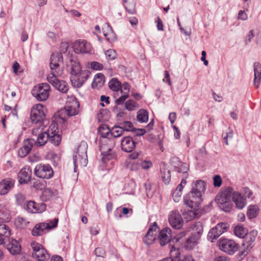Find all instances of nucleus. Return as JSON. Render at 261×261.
Segmentation results:
<instances>
[{
  "instance_id": "1",
  "label": "nucleus",
  "mask_w": 261,
  "mask_h": 261,
  "mask_svg": "<svg viewBox=\"0 0 261 261\" xmlns=\"http://www.w3.org/2000/svg\"><path fill=\"white\" fill-rule=\"evenodd\" d=\"M88 145L86 142L83 141L81 143L77 148L76 154L73 155V160L74 163V170H75L79 164L81 166H86L88 163L87 150Z\"/></svg>"
},
{
  "instance_id": "2",
  "label": "nucleus",
  "mask_w": 261,
  "mask_h": 261,
  "mask_svg": "<svg viewBox=\"0 0 261 261\" xmlns=\"http://www.w3.org/2000/svg\"><path fill=\"white\" fill-rule=\"evenodd\" d=\"M185 236V232L184 231L180 232L178 234L174 237L172 240L171 238L172 231L171 229L169 227H166L163 229L159 233L158 238L160 242V244L161 246H165L168 243H169V246H173L171 245V241L172 242H178L181 239L182 237Z\"/></svg>"
},
{
  "instance_id": "3",
  "label": "nucleus",
  "mask_w": 261,
  "mask_h": 261,
  "mask_svg": "<svg viewBox=\"0 0 261 261\" xmlns=\"http://www.w3.org/2000/svg\"><path fill=\"white\" fill-rule=\"evenodd\" d=\"M63 58L61 53H53L50 59V68L51 73L48 75L61 76L63 73V68L61 64H63Z\"/></svg>"
},
{
  "instance_id": "4",
  "label": "nucleus",
  "mask_w": 261,
  "mask_h": 261,
  "mask_svg": "<svg viewBox=\"0 0 261 261\" xmlns=\"http://www.w3.org/2000/svg\"><path fill=\"white\" fill-rule=\"evenodd\" d=\"M257 235L256 230H252L249 233H247L244 237L242 242V247L243 248L239 253V256L243 258L246 256L254 246V242L255 240Z\"/></svg>"
},
{
  "instance_id": "5",
  "label": "nucleus",
  "mask_w": 261,
  "mask_h": 261,
  "mask_svg": "<svg viewBox=\"0 0 261 261\" xmlns=\"http://www.w3.org/2000/svg\"><path fill=\"white\" fill-rule=\"evenodd\" d=\"M58 219L55 218L50 220L49 223H39L37 224L32 230L33 236H39L46 233L48 230L53 229L57 227Z\"/></svg>"
},
{
  "instance_id": "6",
  "label": "nucleus",
  "mask_w": 261,
  "mask_h": 261,
  "mask_svg": "<svg viewBox=\"0 0 261 261\" xmlns=\"http://www.w3.org/2000/svg\"><path fill=\"white\" fill-rule=\"evenodd\" d=\"M31 246L33 250L32 256L37 261H45L49 258V254L41 244L33 241L31 243Z\"/></svg>"
},
{
  "instance_id": "7",
  "label": "nucleus",
  "mask_w": 261,
  "mask_h": 261,
  "mask_svg": "<svg viewBox=\"0 0 261 261\" xmlns=\"http://www.w3.org/2000/svg\"><path fill=\"white\" fill-rule=\"evenodd\" d=\"M50 86L47 83H42L34 87L32 94L38 101H45L49 96Z\"/></svg>"
},
{
  "instance_id": "8",
  "label": "nucleus",
  "mask_w": 261,
  "mask_h": 261,
  "mask_svg": "<svg viewBox=\"0 0 261 261\" xmlns=\"http://www.w3.org/2000/svg\"><path fill=\"white\" fill-rule=\"evenodd\" d=\"M46 109L42 104L34 105L31 111V119L35 123H41L45 119Z\"/></svg>"
},
{
  "instance_id": "9",
  "label": "nucleus",
  "mask_w": 261,
  "mask_h": 261,
  "mask_svg": "<svg viewBox=\"0 0 261 261\" xmlns=\"http://www.w3.org/2000/svg\"><path fill=\"white\" fill-rule=\"evenodd\" d=\"M34 174L38 177L49 179L53 176L54 171L49 165L39 164L36 166Z\"/></svg>"
},
{
  "instance_id": "10",
  "label": "nucleus",
  "mask_w": 261,
  "mask_h": 261,
  "mask_svg": "<svg viewBox=\"0 0 261 261\" xmlns=\"http://www.w3.org/2000/svg\"><path fill=\"white\" fill-rule=\"evenodd\" d=\"M184 200L185 204L189 207L194 210L198 209L202 201L201 195L191 191L185 196Z\"/></svg>"
},
{
  "instance_id": "11",
  "label": "nucleus",
  "mask_w": 261,
  "mask_h": 261,
  "mask_svg": "<svg viewBox=\"0 0 261 261\" xmlns=\"http://www.w3.org/2000/svg\"><path fill=\"white\" fill-rule=\"evenodd\" d=\"M219 246L222 251L229 255H233L239 248V246L235 241L226 239H221Z\"/></svg>"
},
{
  "instance_id": "12",
  "label": "nucleus",
  "mask_w": 261,
  "mask_h": 261,
  "mask_svg": "<svg viewBox=\"0 0 261 261\" xmlns=\"http://www.w3.org/2000/svg\"><path fill=\"white\" fill-rule=\"evenodd\" d=\"M72 47L76 54H91L92 53L91 44L86 40H76L74 42Z\"/></svg>"
},
{
  "instance_id": "13",
  "label": "nucleus",
  "mask_w": 261,
  "mask_h": 261,
  "mask_svg": "<svg viewBox=\"0 0 261 261\" xmlns=\"http://www.w3.org/2000/svg\"><path fill=\"white\" fill-rule=\"evenodd\" d=\"M80 103L74 96L68 97L66 105V112L69 116H72L77 114Z\"/></svg>"
},
{
  "instance_id": "14",
  "label": "nucleus",
  "mask_w": 261,
  "mask_h": 261,
  "mask_svg": "<svg viewBox=\"0 0 261 261\" xmlns=\"http://www.w3.org/2000/svg\"><path fill=\"white\" fill-rule=\"evenodd\" d=\"M59 76L48 75L47 81L54 87L62 93H66L68 90V86L67 83L64 81H60L58 79Z\"/></svg>"
},
{
  "instance_id": "15",
  "label": "nucleus",
  "mask_w": 261,
  "mask_h": 261,
  "mask_svg": "<svg viewBox=\"0 0 261 261\" xmlns=\"http://www.w3.org/2000/svg\"><path fill=\"white\" fill-rule=\"evenodd\" d=\"M228 228V225L227 223H220L210 230L207 237L213 242L214 240H216L220 235L226 231Z\"/></svg>"
},
{
  "instance_id": "16",
  "label": "nucleus",
  "mask_w": 261,
  "mask_h": 261,
  "mask_svg": "<svg viewBox=\"0 0 261 261\" xmlns=\"http://www.w3.org/2000/svg\"><path fill=\"white\" fill-rule=\"evenodd\" d=\"M169 222L172 227L175 229H179L183 223L182 217L179 213L176 211H172L169 215Z\"/></svg>"
},
{
  "instance_id": "17",
  "label": "nucleus",
  "mask_w": 261,
  "mask_h": 261,
  "mask_svg": "<svg viewBox=\"0 0 261 261\" xmlns=\"http://www.w3.org/2000/svg\"><path fill=\"white\" fill-rule=\"evenodd\" d=\"M159 227L157 223L154 222L153 225L151 226L146 234L143 238L144 243L146 245L151 244L156 238V233L159 231Z\"/></svg>"
},
{
  "instance_id": "18",
  "label": "nucleus",
  "mask_w": 261,
  "mask_h": 261,
  "mask_svg": "<svg viewBox=\"0 0 261 261\" xmlns=\"http://www.w3.org/2000/svg\"><path fill=\"white\" fill-rule=\"evenodd\" d=\"M46 205L44 203H36L34 201H29L26 205L27 211L32 213H41L45 211Z\"/></svg>"
},
{
  "instance_id": "19",
  "label": "nucleus",
  "mask_w": 261,
  "mask_h": 261,
  "mask_svg": "<svg viewBox=\"0 0 261 261\" xmlns=\"http://www.w3.org/2000/svg\"><path fill=\"white\" fill-rule=\"evenodd\" d=\"M15 184V180L5 178L0 182V195H5L12 189Z\"/></svg>"
},
{
  "instance_id": "20",
  "label": "nucleus",
  "mask_w": 261,
  "mask_h": 261,
  "mask_svg": "<svg viewBox=\"0 0 261 261\" xmlns=\"http://www.w3.org/2000/svg\"><path fill=\"white\" fill-rule=\"evenodd\" d=\"M136 143L130 137H125L121 141V147L123 151L126 152H132L136 146Z\"/></svg>"
},
{
  "instance_id": "21",
  "label": "nucleus",
  "mask_w": 261,
  "mask_h": 261,
  "mask_svg": "<svg viewBox=\"0 0 261 261\" xmlns=\"http://www.w3.org/2000/svg\"><path fill=\"white\" fill-rule=\"evenodd\" d=\"M34 143L35 141L32 139L24 140L23 146L18 151V156L20 158L27 156L31 151Z\"/></svg>"
},
{
  "instance_id": "22",
  "label": "nucleus",
  "mask_w": 261,
  "mask_h": 261,
  "mask_svg": "<svg viewBox=\"0 0 261 261\" xmlns=\"http://www.w3.org/2000/svg\"><path fill=\"white\" fill-rule=\"evenodd\" d=\"M5 244L7 249L12 254H17L21 251V246L17 241L14 239H7Z\"/></svg>"
},
{
  "instance_id": "23",
  "label": "nucleus",
  "mask_w": 261,
  "mask_h": 261,
  "mask_svg": "<svg viewBox=\"0 0 261 261\" xmlns=\"http://www.w3.org/2000/svg\"><path fill=\"white\" fill-rule=\"evenodd\" d=\"M32 171L29 167H25L18 173L19 181L21 184L28 183L31 179Z\"/></svg>"
},
{
  "instance_id": "24",
  "label": "nucleus",
  "mask_w": 261,
  "mask_h": 261,
  "mask_svg": "<svg viewBox=\"0 0 261 261\" xmlns=\"http://www.w3.org/2000/svg\"><path fill=\"white\" fill-rule=\"evenodd\" d=\"M233 189L231 187H227L222 190L216 197L217 202H219L220 200L224 201H231V197H232Z\"/></svg>"
},
{
  "instance_id": "25",
  "label": "nucleus",
  "mask_w": 261,
  "mask_h": 261,
  "mask_svg": "<svg viewBox=\"0 0 261 261\" xmlns=\"http://www.w3.org/2000/svg\"><path fill=\"white\" fill-rule=\"evenodd\" d=\"M232 201L238 209H243L246 205V199L243 197L241 193L238 192H233Z\"/></svg>"
},
{
  "instance_id": "26",
  "label": "nucleus",
  "mask_w": 261,
  "mask_h": 261,
  "mask_svg": "<svg viewBox=\"0 0 261 261\" xmlns=\"http://www.w3.org/2000/svg\"><path fill=\"white\" fill-rule=\"evenodd\" d=\"M261 81V65L258 62L254 63V85L258 88Z\"/></svg>"
},
{
  "instance_id": "27",
  "label": "nucleus",
  "mask_w": 261,
  "mask_h": 261,
  "mask_svg": "<svg viewBox=\"0 0 261 261\" xmlns=\"http://www.w3.org/2000/svg\"><path fill=\"white\" fill-rule=\"evenodd\" d=\"M114 146V141L112 140L106 139L105 140L102 141V143L100 146V150L101 154H103L107 152L112 151Z\"/></svg>"
},
{
  "instance_id": "28",
  "label": "nucleus",
  "mask_w": 261,
  "mask_h": 261,
  "mask_svg": "<svg viewBox=\"0 0 261 261\" xmlns=\"http://www.w3.org/2000/svg\"><path fill=\"white\" fill-rule=\"evenodd\" d=\"M105 82V76L103 74L99 73L96 74L91 84L93 89H99L104 85Z\"/></svg>"
},
{
  "instance_id": "29",
  "label": "nucleus",
  "mask_w": 261,
  "mask_h": 261,
  "mask_svg": "<svg viewBox=\"0 0 261 261\" xmlns=\"http://www.w3.org/2000/svg\"><path fill=\"white\" fill-rule=\"evenodd\" d=\"M102 30L103 35L109 42L113 41L115 39V35L109 23H106Z\"/></svg>"
},
{
  "instance_id": "30",
  "label": "nucleus",
  "mask_w": 261,
  "mask_h": 261,
  "mask_svg": "<svg viewBox=\"0 0 261 261\" xmlns=\"http://www.w3.org/2000/svg\"><path fill=\"white\" fill-rule=\"evenodd\" d=\"M191 228L193 230L192 236L200 238L203 232V226L200 222H197L191 225Z\"/></svg>"
},
{
  "instance_id": "31",
  "label": "nucleus",
  "mask_w": 261,
  "mask_h": 261,
  "mask_svg": "<svg viewBox=\"0 0 261 261\" xmlns=\"http://www.w3.org/2000/svg\"><path fill=\"white\" fill-rule=\"evenodd\" d=\"M205 190V183L203 180H199L196 181L195 186L193 187L192 191L195 192L197 194L202 195V193Z\"/></svg>"
},
{
  "instance_id": "32",
  "label": "nucleus",
  "mask_w": 261,
  "mask_h": 261,
  "mask_svg": "<svg viewBox=\"0 0 261 261\" xmlns=\"http://www.w3.org/2000/svg\"><path fill=\"white\" fill-rule=\"evenodd\" d=\"M71 74L72 76H77L83 71L79 62L71 60Z\"/></svg>"
},
{
  "instance_id": "33",
  "label": "nucleus",
  "mask_w": 261,
  "mask_h": 261,
  "mask_svg": "<svg viewBox=\"0 0 261 261\" xmlns=\"http://www.w3.org/2000/svg\"><path fill=\"white\" fill-rule=\"evenodd\" d=\"M199 238L191 236L186 241L185 243V247L187 250H191L193 249L197 244L198 240Z\"/></svg>"
},
{
  "instance_id": "34",
  "label": "nucleus",
  "mask_w": 261,
  "mask_h": 261,
  "mask_svg": "<svg viewBox=\"0 0 261 261\" xmlns=\"http://www.w3.org/2000/svg\"><path fill=\"white\" fill-rule=\"evenodd\" d=\"M217 202L220 208L225 212H229L232 207L231 201H223V200H219V202Z\"/></svg>"
},
{
  "instance_id": "35",
  "label": "nucleus",
  "mask_w": 261,
  "mask_h": 261,
  "mask_svg": "<svg viewBox=\"0 0 261 261\" xmlns=\"http://www.w3.org/2000/svg\"><path fill=\"white\" fill-rule=\"evenodd\" d=\"M109 87L111 90L117 92L121 88V83L117 78H112L109 82Z\"/></svg>"
},
{
  "instance_id": "36",
  "label": "nucleus",
  "mask_w": 261,
  "mask_h": 261,
  "mask_svg": "<svg viewBox=\"0 0 261 261\" xmlns=\"http://www.w3.org/2000/svg\"><path fill=\"white\" fill-rule=\"evenodd\" d=\"M137 120L141 123L147 122L148 120V113L144 109H141L137 112Z\"/></svg>"
},
{
  "instance_id": "37",
  "label": "nucleus",
  "mask_w": 261,
  "mask_h": 261,
  "mask_svg": "<svg viewBox=\"0 0 261 261\" xmlns=\"http://www.w3.org/2000/svg\"><path fill=\"white\" fill-rule=\"evenodd\" d=\"M197 209L193 210H188L187 211H185L182 215L184 216V218L187 221H191L193 219L195 218H198L199 217L198 214L196 212Z\"/></svg>"
},
{
  "instance_id": "38",
  "label": "nucleus",
  "mask_w": 261,
  "mask_h": 261,
  "mask_svg": "<svg viewBox=\"0 0 261 261\" xmlns=\"http://www.w3.org/2000/svg\"><path fill=\"white\" fill-rule=\"evenodd\" d=\"M49 138V135L46 131H44L43 133H41L38 135L37 138V145L39 146L44 145L47 141H48Z\"/></svg>"
},
{
  "instance_id": "39",
  "label": "nucleus",
  "mask_w": 261,
  "mask_h": 261,
  "mask_svg": "<svg viewBox=\"0 0 261 261\" xmlns=\"http://www.w3.org/2000/svg\"><path fill=\"white\" fill-rule=\"evenodd\" d=\"M55 196L54 192L50 189H45L42 192L41 199L43 201H47L50 200Z\"/></svg>"
},
{
  "instance_id": "40",
  "label": "nucleus",
  "mask_w": 261,
  "mask_h": 261,
  "mask_svg": "<svg viewBox=\"0 0 261 261\" xmlns=\"http://www.w3.org/2000/svg\"><path fill=\"white\" fill-rule=\"evenodd\" d=\"M235 235L239 238H244L247 233V230L242 225H237L234 229Z\"/></svg>"
},
{
  "instance_id": "41",
  "label": "nucleus",
  "mask_w": 261,
  "mask_h": 261,
  "mask_svg": "<svg viewBox=\"0 0 261 261\" xmlns=\"http://www.w3.org/2000/svg\"><path fill=\"white\" fill-rule=\"evenodd\" d=\"M124 3V7L127 12L131 14L136 13V3L134 2L133 0H128L127 2Z\"/></svg>"
},
{
  "instance_id": "42",
  "label": "nucleus",
  "mask_w": 261,
  "mask_h": 261,
  "mask_svg": "<svg viewBox=\"0 0 261 261\" xmlns=\"http://www.w3.org/2000/svg\"><path fill=\"white\" fill-rule=\"evenodd\" d=\"M161 174L163 181L165 184H169L171 179V174L170 170L166 169H161Z\"/></svg>"
},
{
  "instance_id": "43",
  "label": "nucleus",
  "mask_w": 261,
  "mask_h": 261,
  "mask_svg": "<svg viewBox=\"0 0 261 261\" xmlns=\"http://www.w3.org/2000/svg\"><path fill=\"white\" fill-rule=\"evenodd\" d=\"M10 234L11 231L9 228L5 224L0 223V235L8 239Z\"/></svg>"
},
{
  "instance_id": "44",
  "label": "nucleus",
  "mask_w": 261,
  "mask_h": 261,
  "mask_svg": "<svg viewBox=\"0 0 261 261\" xmlns=\"http://www.w3.org/2000/svg\"><path fill=\"white\" fill-rule=\"evenodd\" d=\"M48 134L49 135V138L48 140L56 146L59 145L61 141V136L58 134H54L51 135L48 133Z\"/></svg>"
},
{
  "instance_id": "45",
  "label": "nucleus",
  "mask_w": 261,
  "mask_h": 261,
  "mask_svg": "<svg viewBox=\"0 0 261 261\" xmlns=\"http://www.w3.org/2000/svg\"><path fill=\"white\" fill-rule=\"evenodd\" d=\"M189 170V166L188 165L183 163L182 164H180V166H178L177 168H176L175 171L179 173H182L184 174V177L185 178H187L188 175V171Z\"/></svg>"
},
{
  "instance_id": "46",
  "label": "nucleus",
  "mask_w": 261,
  "mask_h": 261,
  "mask_svg": "<svg viewBox=\"0 0 261 261\" xmlns=\"http://www.w3.org/2000/svg\"><path fill=\"white\" fill-rule=\"evenodd\" d=\"M124 130L121 126H115L111 130V135L114 138H117L122 135Z\"/></svg>"
},
{
  "instance_id": "47",
  "label": "nucleus",
  "mask_w": 261,
  "mask_h": 261,
  "mask_svg": "<svg viewBox=\"0 0 261 261\" xmlns=\"http://www.w3.org/2000/svg\"><path fill=\"white\" fill-rule=\"evenodd\" d=\"M70 80L72 86L75 88H80L84 84L83 81L81 80L80 77V75L77 76H72L70 78Z\"/></svg>"
},
{
  "instance_id": "48",
  "label": "nucleus",
  "mask_w": 261,
  "mask_h": 261,
  "mask_svg": "<svg viewBox=\"0 0 261 261\" xmlns=\"http://www.w3.org/2000/svg\"><path fill=\"white\" fill-rule=\"evenodd\" d=\"M258 212L257 208L255 205H250L247 212V217L249 219H252L256 217Z\"/></svg>"
},
{
  "instance_id": "49",
  "label": "nucleus",
  "mask_w": 261,
  "mask_h": 261,
  "mask_svg": "<svg viewBox=\"0 0 261 261\" xmlns=\"http://www.w3.org/2000/svg\"><path fill=\"white\" fill-rule=\"evenodd\" d=\"M98 132L101 137L103 138V140H105L106 139H108L107 138L108 136H109L110 134H111V130H110L109 128L106 125L101 126L99 128Z\"/></svg>"
},
{
  "instance_id": "50",
  "label": "nucleus",
  "mask_w": 261,
  "mask_h": 261,
  "mask_svg": "<svg viewBox=\"0 0 261 261\" xmlns=\"http://www.w3.org/2000/svg\"><path fill=\"white\" fill-rule=\"evenodd\" d=\"M187 183L186 178L185 177L182 179L180 184L177 186L176 189L173 192L174 197L175 196V194H178V196L181 195V192L184 186Z\"/></svg>"
},
{
  "instance_id": "51",
  "label": "nucleus",
  "mask_w": 261,
  "mask_h": 261,
  "mask_svg": "<svg viewBox=\"0 0 261 261\" xmlns=\"http://www.w3.org/2000/svg\"><path fill=\"white\" fill-rule=\"evenodd\" d=\"M123 129L127 132H134L135 128H134L133 125L130 121H124L120 124Z\"/></svg>"
},
{
  "instance_id": "52",
  "label": "nucleus",
  "mask_w": 261,
  "mask_h": 261,
  "mask_svg": "<svg viewBox=\"0 0 261 261\" xmlns=\"http://www.w3.org/2000/svg\"><path fill=\"white\" fill-rule=\"evenodd\" d=\"M102 156V161L104 163H106L107 161L112 160V159L114 158L115 156V151L114 150H112V151H110L108 152H107L106 153H104L103 154H101Z\"/></svg>"
},
{
  "instance_id": "53",
  "label": "nucleus",
  "mask_w": 261,
  "mask_h": 261,
  "mask_svg": "<svg viewBox=\"0 0 261 261\" xmlns=\"http://www.w3.org/2000/svg\"><path fill=\"white\" fill-rule=\"evenodd\" d=\"M137 107V103L133 100H128L125 102V109L128 111H133L135 108Z\"/></svg>"
},
{
  "instance_id": "54",
  "label": "nucleus",
  "mask_w": 261,
  "mask_h": 261,
  "mask_svg": "<svg viewBox=\"0 0 261 261\" xmlns=\"http://www.w3.org/2000/svg\"><path fill=\"white\" fill-rule=\"evenodd\" d=\"M106 58L108 60H113L116 58L117 54L114 49H110L105 53Z\"/></svg>"
},
{
  "instance_id": "55",
  "label": "nucleus",
  "mask_w": 261,
  "mask_h": 261,
  "mask_svg": "<svg viewBox=\"0 0 261 261\" xmlns=\"http://www.w3.org/2000/svg\"><path fill=\"white\" fill-rule=\"evenodd\" d=\"M233 135V132L232 129H230L229 128V131L228 132L226 133H223L222 134V137L224 140V142H225V144L228 145V138H232Z\"/></svg>"
},
{
  "instance_id": "56",
  "label": "nucleus",
  "mask_w": 261,
  "mask_h": 261,
  "mask_svg": "<svg viewBox=\"0 0 261 261\" xmlns=\"http://www.w3.org/2000/svg\"><path fill=\"white\" fill-rule=\"evenodd\" d=\"M170 163L171 166L175 170L176 168H177L178 166H180V164H182L183 163L180 161L178 158L173 157L171 159Z\"/></svg>"
},
{
  "instance_id": "57",
  "label": "nucleus",
  "mask_w": 261,
  "mask_h": 261,
  "mask_svg": "<svg viewBox=\"0 0 261 261\" xmlns=\"http://www.w3.org/2000/svg\"><path fill=\"white\" fill-rule=\"evenodd\" d=\"M95 254L96 256L104 258L106 255V252L102 248L97 247L95 249Z\"/></svg>"
},
{
  "instance_id": "58",
  "label": "nucleus",
  "mask_w": 261,
  "mask_h": 261,
  "mask_svg": "<svg viewBox=\"0 0 261 261\" xmlns=\"http://www.w3.org/2000/svg\"><path fill=\"white\" fill-rule=\"evenodd\" d=\"M140 164L141 167L145 170H147L152 166V162L149 160L142 161Z\"/></svg>"
},
{
  "instance_id": "59",
  "label": "nucleus",
  "mask_w": 261,
  "mask_h": 261,
  "mask_svg": "<svg viewBox=\"0 0 261 261\" xmlns=\"http://www.w3.org/2000/svg\"><path fill=\"white\" fill-rule=\"evenodd\" d=\"M44 127L43 125H41V123H39L38 126H36V127H34L32 130V134L33 135L37 136L40 134L42 133V132L43 130Z\"/></svg>"
},
{
  "instance_id": "60",
  "label": "nucleus",
  "mask_w": 261,
  "mask_h": 261,
  "mask_svg": "<svg viewBox=\"0 0 261 261\" xmlns=\"http://www.w3.org/2000/svg\"><path fill=\"white\" fill-rule=\"evenodd\" d=\"M214 186L215 187H220L222 182L221 177L219 175H215L213 177Z\"/></svg>"
},
{
  "instance_id": "61",
  "label": "nucleus",
  "mask_w": 261,
  "mask_h": 261,
  "mask_svg": "<svg viewBox=\"0 0 261 261\" xmlns=\"http://www.w3.org/2000/svg\"><path fill=\"white\" fill-rule=\"evenodd\" d=\"M90 67L92 69L100 70L103 68V65L99 62L93 61L90 63Z\"/></svg>"
},
{
  "instance_id": "62",
  "label": "nucleus",
  "mask_w": 261,
  "mask_h": 261,
  "mask_svg": "<svg viewBox=\"0 0 261 261\" xmlns=\"http://www.w3.org/2000/svg\"><path fill=\"white\" fill-rule=\"evenodd\" d=\"M129 88H130L129 85L127 83H126V82L123 83L122 84H121V88L120 89L121 93H123L124 94H128V93L129 91Z\"/></svg>"
},
{
  "instance_id": "63",
  "label": "nucleus",
  "mask_w": 261,
  "mask_h": 261,
  "mask_svg": "<svg viewBox=\"0 0 261 261\" xmlns=\"http://www.w3.org/2000/svg\"><path fill=\"white\" fill-rule=\"evenodd\" d=\"M139 164L140 163H137L135 161L130 162L127 165V167L130 170L132 171H136L139 169Z\"/></svg>"
},
{
  "instance_id": "64",
  "label": "nucleus",
  "mask_w": 261,
  "mask_h": 261,
  "mask_svg": "<svg viewBox=\"0 0 261 261\" xmlns=\"http://www.w3.org/2000/svg\"><path fill=\"white\" fill-rule=\"evenodd\" d=\"M242 193L246 198H250L251 197L253 193L248 187H244L242 189Z\"/></svg>"
}]
</instances>
